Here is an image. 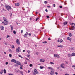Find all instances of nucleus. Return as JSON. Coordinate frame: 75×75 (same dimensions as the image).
<instances>
[{"mask_svg":"<svg viewBox=\"0 0 75 75\" xmlns=\"http://www.w3.org/2000/svg\"><path fill=\"white\" fill-rule=\"evenodd\" d=\"M3 19L5 21V22H2V24H4L5 25H7L8 24V21H7V18L5 17H4Z\"/></svg>","mask_w":75,"mask_h":75,"instance_id":"1","label":"nucleus"},{"mask_svg":"<svg viewBox=\"0 0 75 75\" xmlns=\"http://www.w3.org/2000/svg\"><path fill=\"white\" fill-rule=\"evenodd\" d=\"M5 8L7 9V10L9 11V10H11V8L10 6L8 5H6Z\"/></svg>","mask_w":75,"mask_h":75,"instance_id":"2","label":"nucleus"},{"mask_svg":"<svg viewBox=\"0 0 75 75\" xmlns=\"http://www.w3.org/2000/svg\"><path fill=\"white\" fill-rule=\"evenodd\" d=\"M34 71L35 72L34 73H33V75H35L36 74H37V75H38V72L37 71V69H34Z\"/></svg>","mask_w":75,"mask_h":75,"instance_id":"3","label":"nucleus"},{"mask_svg":"<svg viewBox=\"0 0 75 75\" xmlns=\"http://www.w3.org/2000/svg\"><path fill=\"white\" fill-rule=\"evenodd\" d=\"M21 51V49H20V47H18V48H16V52H20Z\"/></svg>","mask_w":75,"mask_h":75,"instance_id":"4","label":"nucleus"},{"mask_svg":"<svg viewBox=\"0 0 75 75\" xmlns=\"http://www.w3.org/2000/svg\"><path fill=\"white\" fill-rule=\"evenodd\" d=\"M54 56L55 57H56V58H60V57L59 55L56 54H54Z\"/></svg>","mask_w":75,"mask_h":75,"instance_id":"5","label":"nucleus"},{"mask_svg":"<svg viewBox=\"0 0 75 75\" xmlns=\"http://www.w3.org/2000/svg\"><path fill=\"white\" fill-rule=\"evenodd\" d=\"M63 42V40H62V39H58V42Z\"/></svg>","mask_w":75,"mask_h":75,"instance_id":"6","label":"nucleus"},{"mask_svg":"<svg viewBox=\"0 0 75 75\" xmlns=\"http://www.w3.org/2000/svg\"><path fill=\"white\" fill-rule=\"evenodd\" d=\"M64 63H62L60 67L61 68H63L64 69H65V67H64Z\"/></svg>","mask_w":75,"mask_h":75,"instance_id":"7","label":"nucleus"},{"mask_svg":"<svg viewBox=\"0 0 75 75\" xmlns=\"http://www.w3.org/2000/svg\"><path fill=\"white\" fill-rule=\"evenodd\" d=\"M55 74V72L53 71V70H52L51 71L50 74L51 75H53Z\"/></svg>","mask_w":75,"mask_h":75,"instance_id":"8","label":"nucleus"},{"mask_svg":"<svg viewBox=\"0 0 75 75\" xmlns=\"http://www.w3.org/2000/svg\"><path fill=\"white\" fill-rule=\"evenodd\" d=\"M16 43L18 45H20V42H19V40L18 39H17Z\"/></svg>","mask_w":75,"mask_h":75,"instance_id":"9","label":"nucleus"},{"mask_svg":"<svg viewBox=\"0 0 75 75\" xmlns=\"http://www.w3.org/2000/svg\"><path fill=\"white\" fill-rule=\"evenodd\" d=\"M16 63L17 65H21V63L17 61L16 62Z\"/></svg>","mask_w":75,"mask_h":75,"instance_id":"10","label":"nucleus"},{"mask_svg":"<svg viewBox=\"0 0 75 75\" xmlns=\"http://www.w3.org/2000/svg\"><path fill=\"white\" fill-rule=\"evenodd\" d=\"M11 31V32H12V31H13V26L12 25H10Z\"/></svg>","mask_w":75,"mask_h":75,"instance_id":"11","label":"nucleus"},{"mask_svg":"<svg viewBox=\"0 0 75 75\" xmlns=\"http://www.w3.org/2000/svg\"><path fill=\"white\" fill-rule=\"evenodd\" d=\"M67 40H69L70 42H71V40H71V38H70V37H67Z\"/></svg>","mask_w":75,"mask_h":75,"instance_id":"12","label":"nucleus"},{"mask_svg":"<svg viewBox=\"0 0 75 75\" xmlns=\"http://www.w3.org/2000/svg\"><path fill=\"white\" fill-rule=\"evenodd\" d=\"M11 62H13L14 63H16V61L14 59H12L11 60Z\"/></svg>","mask_w":75,"mask_h":75,"instance_id":"13","label":"nucleus"},{"mask_svg":"<svg viewBox=\"0 0 75 75\" xmlns=\"http://www.w3.org/2000/svg\"><path fill=\"white\" fill-rule=\"evenodd\" d=\"M69 50H74V47H69Z\"/></svg>","mask_w":75,"mask_h":75,"instance_id":"14","label":"nucleus"},{"mask_svg":"<svg viewBox=\"0 0 75 75\" xmlns=\"http://www.w3.org/2000/svg\"><path fill=\"white\" fill-rule=\"evenodd\" d=\"M27 35H28V33H27V32H26V34L23 35V36L25 37H27Z\"/></svg>","mask_w":75,"mask_h":75,"instance_id":"15","label":"nucleus"},{"mask_svg":"<svg viewBox=\"0 0 75 75\" xmlns=\"http://www.w3.org/2000/svg\"><path fill=\"white\" fill-rule=\"evenodd\" d=\"M1 30H4V27L3 26H1L0 27Z\"/></svg>","mask_w":75,"mask_h":75,"instance_id":"16","label":"nucleus"},{"mask_svg":"<svg viewBox=\"0 0 75 75\" xmlns=\"http://www.w3.org/2000/svg\"><path fill=\"white\" fill-rule=\"evenodd\" d=\"M74 56H75V53H73L71 54V57H73Z\"/></svg>","mask_w":75,"mask_h":75,"instance_id":"17","label":"nucleus"},{"mask_svg":"<svg viewBox=\"0 0 75 75\" xmlns=\"http://www.w3.org/2000/svg\"><path fill=\"white\" fill-rule=\"evenodd\" d=\"M75 28V27L74 26H73L71 27V28H70V30H74V28Z\"/></svg>","mask_w":75,"mask_h":75,"instance_id":"18","label":"nucleus"},{"mask_svg":"<svg viewBox=\"0 0 75 75\" xmlns=\"http://www.w3.org/2000/svg\"><path fill=\"white\" fill-rule=\"evenodd\" d=\"M48 69H50L51 70H52V71H53V70H54V69H53V68H52L51 67H48Z\"/></svg>","mask_w":75,"mask_h":75,"instance_id":"19","label":"nucleus"},{"mask_svg":"<svg viewBox=\"0 0 75 75\" xmlns=\"http://www.w3.org/2000/svg\"><path fill=\"white\" fill-rule=\"evenodd\" d=\"M57 47H59V48H62L63 47V45H60L59 46H57Z\"/></svg>","mask_w":75,"mask_h":75,"instance_id":"20","label":"nucleus"},{"mask_svg":"<svg viewBox=\"0 0 75 75\" xmlns=\"http://www.w3.org/2000/svg\"><path fill=\"white\" fill-rule=\"evenodd\" d=\"M69 35L70 37H71V36H72V35L71 33H69Z\"/></svg>","mask_w":75,"mask_h":75,"instance_id":"21","label":"nucleus"},{"mask_svg":"<svg viewBox=\"0 0 75 75\" xmlns=\"http://www.w3.org/2000/svg\"><path fill=\"white\" fill-rule=\"evenodd\" d=\"M15 5L16 6H19V4L15 3Z\"/></svg>","mask_w":75,"mask_h":75,"instance_id":"22","label":"nucleus"},{"mask_svg":"<svg viewBox=\"0 0 75 75\" xmlns=\"http://www.w3.org/2000/svg\"><path fill=\"white\" fill-rule=\"evenodd\" d=\"M23 65H20V69H23V68H22V67H23Z\"/></svg>","mask_w":75,"mask_h":75,"instance_id":"23","label":"nucleus"},{"mask_svg":"<svg viewBox=\"0 0 75 75\" xmlns=\"http://www.w3.org/2000/svg\"><path fill=\"white\" fill-rule=\"evenodd\" d=\"M40 62H44V61H45V60L40 59Z\"/></svg>","mask_w":75,"mask_h":75,"instance_id":"24","label":"nucleus"},{"mask_svg":"<svg viewBox=\"0 0 75 75\" xmlns=\"http://www.w3.org/2000/svg\"><path fill=\"white\" fill-rule=\"evenodd\" d=\"M54 63H53L51 62H50V64H52V65H54Z\"/></svg>","mask_w":75,"mask_h":75,"instance_id":"25","label":"nucleus"},{"mask_svg":"<svg viewBox=\"0 0 75 75\" xmlns=\"http://www.w3.org/2000/svg\"><path fill=\"white\" fill-rule=\"evenodd\" d=\"M27 52L28 54H30L31 53L30 51V50H27Z\"/></svg>","mask_w":75,"mask_h":75,"instance_id":"26","label":"nucleus"},{"mask_svg":"<svg viewBox=\"0 0 75 75\" xmlns=\"http://www.w3.org/2000/svg\"><path fill=\"white\" fill-rule=\"evenodd\" d=\"M15 72L17 73V72H18V71H19V70H15Z\"/></svg>","mask_w":75,"mask_h":75,"instance_id":"27","label":"nucleus"},{"mask_svg":"<svg viewBox=\"0 0 75 75\" xmlns=\"http://www.w3.org/2000/svg\"><path fill=\"white\" fill-rule=\"evenodd\" d=\"M39 68H40V69H43V68H44V67L43 66H40L39 67Z\"/></svg>","mask_w":75,"mask_h":75,"instance_id":"28","label":"nucleus"},{"mask_svg":"<svg viewBox=\"0 0 75 75\" xmlns=\"http://www.w3.org/2000/svg\"><path fill=\"white\" fill-rule=\"evenodd\" d=\"M4 74L6 73V69H4Z\"/></svg>","mask_w":75,"mask_h":75,"instance_id":"29","label":"nucleus"},{"mask_svg":"<svg viewBox=\"0 0 75 75\" xmlns=\"http://www.w3.org/2000/svg\"><path fill=\"white\" fill-rule=\"evenodd\" d=\"M68 57H71V54H68Z\"/></svg>","mask_w":75,"mask_h":75,"instance_id":"30","label":"nucleus"},{"mask_svg":"<svg viewBox=\"0 0 75 75\" xmlns=\"http://www.w3.org/2000/svg\"><path fill=\"white\" fill-rule=\"evenodd\" d=\"M20 73L22 75H23V71H20Z\"/></svg>","mask_w":75,"mask_h":75,"instance_id":"31","label":"nucleus"},{"mask_svg":"<svg viewBox=\"0 0 75 75\" xmlns=\"http://www.w3.org/2000/svg\"><path fill=\"white\" fill-rule=\"evenodd\" d=\"M67 22H65L63 24L64 25H66V24H67Z\"/></svg>","mask_w":75,"mask_h":75,"instance_id":"32","label":"nucleus"},{"mask_svg":"<svg viewBox=\"0 0 75 75\" xmlns=\"http://www.w3.org/2000/svg\"><path fill=\"white\" fill-rule=\"evenodd\" d=\"M9 56L10 58H11V57H12V55H11V54H9Z\"/></svg>","mask_w":75,"mask_h":75,"instance_id":"33","label":"nucleus"},{"mask_svg":"<svg viewBox=\"0 0 75 75\" xmlns=\"http://www.w3.org/2000/svg\"><path fill=\"white\" fill-rule=\"evenodd\" d=\"M30 55H27V57H28L30 59Z\"/></svg>","mask_w":75,"mask_h":75,"instance_id":"34","label":"nucleus"},{"mask_svg":"<svg viewBox=\"0 0 75 75\" xmlns=\"http://www.w3.org/2000/svg\"><path fill=\"white\" fill-rule=\"evenodd\" d=\"M15 47H14V45H12V48H14Z\"/></svg>","mask_w":75,"mask_h":75,"instance_id":"35","label":"nucleus"},{"mask_svg":"<svg viewBox=\"0 0 75 75\" xmlns=\"http://www.w3.org/2000/svg\"><path fill=\"white\" fill-rule=\"evenodd\" d=\"M24 64H27V62L26 61L24 62Z\"/></svg>","mask_w":75,"mask_h":75,"instance_id":"36","label":"nucleus"},{"mask_svg":"<svg viewBox=\"0 0 75 75\" xmlns=\"http://www.w3.org/2000/svg\"><path fill=\"white\" fill-rule=\"evenodd\" d=\"M38 54H39L38 52H36V54L37 55H38Z\"/></svg>","mask_w":75,"mask_h":75,"instance_id":"37","label":"nucleus"},{"mask_svg":"<svg viewBox=\"0 0 75 75\" xmlns=\"http://www.w3.org/2000/svg\"><path fill=\"white\" fill-rule=\"evenodd\" d=\"M43 44H46V43H47V42H46V41L43 42Z\"/></svg>","mask_w":75,"mask_h":75,"instance_id":"38","label":"nucleus"},{"mask_svg":"<svg viewBox=\"0 0 75 75\" xmlns=\"http://www.w3.org/2000/svg\"><path fill=\"white\" fill-rule=\"evenodd\" d=\"M19 57H20L21 58H23V57H22L21 55H19Z\"/></svg>","mask_w":75,"mask_h":75,"instance_id":"39","label":"nucleus"},{"mask_svg":"<svg viewBox=\"0 0 75 75\" xmlns=\"http://www.w3.org/2000/svg\"><path fill=\"white\" fill-rule=\"evenodd\" d=\"M13 33L14 34H16V31H14L13 32Z\"/></svg>","mask_w":75,"mask_h":75,"instance_id":"40","label":"nucleus"},{"mask_svg":"<svg viewBox=\"0 0 75 75\" xmlns=\"http://www.w3.org/2000/svg\"><path fill=\"white\" fill-rule=\"evenodd\" d=\"M8 37H10V35H8L6 37V38H8Z\"/></svg>","mask_w":75,"mask_h":75,"instance_id":"41","label":"nucleus"},{"mask_svg":"<svg viewBox=\"0 0 75 75\" xmlns=\"http://www.w3.org/2000/svg\"><path fill=\"white\" fill-rule=\"evenodd\" d=\"M38 19H39V18H37L36 19V21H37Z\"/></svg>","mask_w":75,"mask_h":75,"instance_id":"42","label":"nucleus"},{"mask_svg":"<svg viewBox=\"0 0 75 75\" xmlns=\"http://www.w3.org/2000/svg\"><path fill=\"white\" fill-rule=\"evenodd\" d=\"M29 66H30V67H32V66H33V65H32V64H30V65H29Z\"/></svg>","mask_w":75,"mask_h":75,"instance_id":"43","label":"nucleus"},{"mask_svg":"<svg viewBox=\"0 0 75 75\" xmlns=\"http://www.w3.org/2000/svg\"><path fill=\"white\" fill-rule=\"evenodd\" d=\"M26 59V60H27V61H30V60H29V59H28L27 58H25Z\"/></svg>","mask_w":75,"mask_h":75,"instance_id":"44","label":"nucleus"},{"mask_svg":"<svg viewBox=\"0 0 75 75\" xmlns=\"http://www.w3.org/2000/svg\"><path fill=\"white\" fill-rule=\"evenodd\" d=\"M65 62H66V64H68V62H67V61H66Z\"/></svg>","mask_w":75,"mask_h":75,"instance_id":"45","label":"nucleus"},{"mask_svg":"<svg viewBox=\"0 0 75 75\" xmlns=\"http://www.w3.org/2000/svg\"><path fill=\"white\" fill-rule=\"evenodd\" d=\"M8 62H6V63H5V64H6V65H8Z\"/></svg>","mask_w":75,"mask_h":75,"instance_id":"46","label":"nucleus"},{"mask_svg":"<svg viewBox=\"0 0 75 75\" xmlns=\"http://www.w3.org/2000/svg\"><path fill=\"white\" fill-rule=\"evenodd\" d=\"M55 74L56 75H58V73L57 72H56Z\"/></svg>","mask_w":75,"mask_h":75,"instance_id":"47","label":"nucleus"},{"mask_svg":"<svg viewBox=\"0 0 75 75\" xmlns=\"http://www.w3.org/2000/svg\"><path fill=\"white\" fill-rule=\"evenodd\" d=\"M44 3H45V4H47V1H45Z\"/></svg>","mask_w":75,"mask_h":75,"instance_id":"48","label":"nucleus"},{"mask_svg":"<svg viewBox=\"0 0 75 75\" xmlns=\"http://www.w3.org/2000/svg\"><path fill=\"white\" fill-rule=\"evenodd\" d=\"M72 25H75V23H72Z\"/></svg>","mask_w":75,"mask_h":75,"instance_id":"49","label":"nucleus"},{"mask_svg":"<svg viewBox=\"0 0 75 75\" xmlns=\"http://www.w3.org/2000/svg\"><path fill=\"white\" fill-rule=\"evenodd\" d=\"M59 7H60V8H62V6H60Z\"/></svg>","mask_w":75,"mask_h":75,"instance_id":"50","label":"nucleus"},{"mask_svg":"<svg viewBox=\"0 0 75 75\" xmlns=\"http://www.w3.org/2000/svg\"><path fill=\"white\" fill-rule=\"evenodd\" d=\"M53 6H54V7H55V4H53Z\"/></svg>","mask_w":75,"mask_h":75,"instance_id":"51","label":"nucleus"},{"mask_svg":"<svg viewBox=\"0 0 75 75\" xmlns=\"http://www.w3.org/2000/svg\"><path fill=\"white\" fill-rule=\"evenodd\" d=\"M29 36H31V34L30 33L29 34Z\"/></svg>","mask_w":75,"mask_h":75,"instance_id":"52","label":"nucleus"},{"mask_svg":"<svg viewBox=\"0 0 75 75\" xmlns=\"http://www.w3.org/2000/svg\"><path fill=\"white\" fill-rule=\"evenodd\" d=\"M45 11H46V12H48V10H47V9H46L45 10Z\"/></svg>","mask_w":75,"mask_h":75,"instance_id":"53","label":"nucleus"},{"mask_svg":"<svg viewBox=\"0 0 75 75\" xmlns=\"http://www.w3.org/2000/svg\"><path fill=\"white\" fill-rule=\"evenodd\" d=\"M65 75H69L68 73H66L65 74Z\"/></svg>","mask_w":75,"mask_h":75,"instance_id":"54","label":"nucleus"},{"mask_svg":"<svg viewBox=\"0 0 75 75\" xmlns=\"http://www.w3.org/2000/svg\"><path fill=\"white\" fill-rule=\"evenodd\" d=\"M5 45H7V42L5 43Z\"/></svg>","mask_w":75,"mask_h":75,"instance_id":"55","label":"nucleus"},{"mask_svg":"<svg viewBox=\"0 0 75 75\" xmlns=\"http://www.w3.org/2000/svg\"><path fill=\"white\" fill-rule=\"evenodd\" d=\"M0 74H3V72H0Z\"/></svg>","mask_w":75,"mask_h":75,"instance_id":"56","label":"nucleus"},{"mask_svg":"<svg viewBox=\"0 0 75 75\" xmlns=\"http://www.w3.org/2000/svg\"><path fill=\"white\" fill-rule=\"evenodd\" d=\"M72 67L73 68H74V67H75V66H74V65H73V66H72Z\"/></svg>","mask_w":75,"mask_h":75,"instance_id":"57","label":"nucleus"},{"mask_svg":"<svg viewBox=\"0 0 75 75\" xmlns=\"http://www.w3.org/2000/svg\"><path fill=\"white\" fill-rule=\"evenodd\" d=\"M46 17H47V18H49V17H49V16H46Z\"/></svg>","mask_w":75,"mask_h":75,"instance_id":"58","label":"nucleus"},{"mask_svg":"<svg viewBox=\"0 0 75 75\" xmlns=\"http://www.w3.org/2000/svg\"><path fill=\"white\" fill-rule=\"evenodd\" d=\"M9 51H11V49H9Z\"/></svg>","mask_w":75,"mask_h":75,"instance_id":"59","label":"nucleus"},{"mask_svg":"<svg viewBox=\"0 0 75 75\" xmlns=\"http://www.w3.org/2000/svg\"><path fill=\"white\" fill-rule=\"evenodd\" d=\"M21 33H23V30H22L21 32Z\"/></svg>","mask_w":75,"mask_h":75,"instance_id":"60","label":"nucleus"},{"mask_svg":"<svg viewBox=\"0 0 75 75\" xmlns=\"http://www.w3.org/2000/svg\"><path fill=\"white\" fill-rule=\"evenodd\" d=\"M48 40H49V41H50L51 40V39H50V38H48Z\"/></svg>","mask_w":75,"mask_h":75,"instance_id":"61","label":"nucleus"},{"mask_svg":"<svg viewBox=\"0 0 75 75\" xmlns=\"http://www.w3.org/2000/svg\"><path fill=\"white\" fill-rule=\"evenodd\" d=\"M59 67H57V69H59Z\"/></svg>","mask_w":75,"mask_h":75,"instance_id":"62","label":"nucleus"},{"mask_svg":"<svg viewBox=\"0 0 75 75\" xmlns=\"http://www.w3.org/2000/svg\"><path fill=\"white\" fill-rule=\"evenodd\" d=\"M30 71H29V70H28V73H30Z\"/></svg>","mask_w":75,"mask_h":75,"instance_id":"63","label":"nucleus"},{"mask_svg":"<svg viewBox=\"0 0 75 75\" xmlns=\"http://www.w3.org/2000/svg\"><path fill=\"white\" fill-rule=\"evenodd\" d=\"M8 75H12V74H9Z\"/></svg>","mask_w":75,"mask_h":75,"instance_id":"64","label":"nucleus"}]
</instances>
